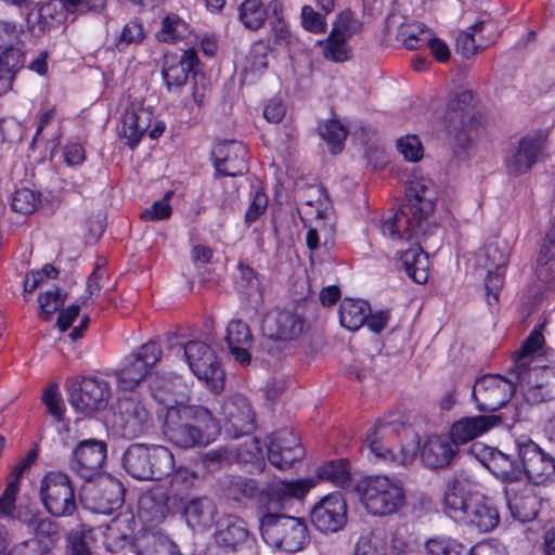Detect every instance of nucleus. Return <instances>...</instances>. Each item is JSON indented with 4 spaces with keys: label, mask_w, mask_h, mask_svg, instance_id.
Instances as JSON below:
<instances>
[{
    "label": "nucleus",
    "mask_w": 555,
    "mask_h": 555,
    "mask_svg": "<svg viewBox=\"0 0 555 555\" xmlns=\"http://www.w3.org/2000/svg\"><path fill=\"white\" fill-rule=\"evenodd\" d=\"M405 196L399 211L382 224V232L391 240H416L410 248L398 253L399 262L412 281L424 284L428 280L429 261L423 247L426 238L421 241L420 235H425L428 217L435 209L433 181L423 177L414 178L409 183Z\"/></svg>",
    "instance_id": "1"
},
{
    "label": "nucleus",
    "mask_w": 555,
    "mask_h": 555,
    "mask_svg": "<svg viewBox=\"0 0 555 555\" xmlns=\"http://www.w3.org/2000/svg\"><path fill=\"white\" fill-rule=\"evenodd\" d=\"M315 486L313 479L274 480L258 495L260 533L263 541L285 552L304 548L309 540L308 528L301 518L280 514L293 499L301 500Z\"/></svg>",
    "instance_id": "2"
},
{
    "label": "nucleus",
    "mask_w": 555,
    "mask_h": 555,
    "mask_svg": "<svg viewBox=\"0 0 555 555\" xmlns=\"http://www.w3.org/2000/svg\"><path fill=\"white\" fill-rule=\"evenodd\" d=\"M544 343L541 331L534 328L514 354V366L509 371L514 379L496 374L479 377L472 391L476 408L481 412H495L505 406L514 396L516 385L524 387V382L531 377L534 372L529 366L531 359L542 354Z\"/></svg>",
    "instance_id": "3"
},
{
    "label": "nucleus",
    "mask_w": 555,
    "mask_h": 555,
    "mask_svg": "<svg viewBox=\"0 0 555 555\" xmlns=\"http://www.w3.org/2000/svg\"><path fill=\"white\" fill-rule=\"evenodd\" d=\"M163 431L172 444L182 449H191L214 441L220 427L208 409L198 405H182L168 408Z\"/></svg>",
    "instance_id": "4"
},
{
    "label": "nucleus",
    "mask_w": 555,
    "mask_h": 555,
    "mask_svg": "<svg viewBox=\"0 0 555 555\" xmlns=\"http://www.w3.org/2000/svg\"><path fill=\"white\" fill-rule=\"evenodd\" d=\"M366 512L373 516H389L398 513L406 502L403 483L386 475L369 476L354 486Z\"/></svg>",
    "instance_id": "5"
},
{
    "label": "nucleus",
    "mask_w": 555,
    "mask_h": 555,
    "mask_svg": "<svg viewBox=\"0 0 555 555\" xmlns=\"http://www.w3.org/2000/svg\"><path fill=\"white\" fill-rule=\"evenodd\" d=\"M122 467L138 480H162L175 467L172 452L158 444H130L122 455Z\"/></svg>",
    "instance_id": "6"
},
{
    "label": "nucleus",
    "mask_w": 555,
    "mask_h": 555,
    "mask_svg": "<svg viewBox=\"0 0 555 555\" xmlns=\"http://www.w3.org/2000/svg\"><path fill=\"white\" fill-rule=\"evenodd\" d=\"M480 118L472 91L465 90L449 99L443 122L454 153L459 154L469 146L470 133L480 124Z\"/></svg>",
    "instance_id": "7"
},
{
    "label": "nucleus",
    "mask_w": 555,
    "mask_h": 555,
    "mask_svg": "<svg viewBox=\"0 0 555 555\" xmlns=\"http://www.w3.org/2000/svg\"><path fill=\"white\" fill-rule=\"evenodd\" d=\"M444 511L455 521L480 533L492 531L500 522L495 505L480 494L468 493L466 499L449 495Z\"/></svg>",
    "instance_id": "8"
},
{
    "label": "nucleus",
    "mask_w": 555,
    "mask_h": 555,
    "mask_svg": "<svg viewBox=\"0 0 555 555\" xmlns=\"http://www.w3.org/2000/svg\"><path fill=\"white\" fill-rule=\"evenodd\" d=\"M180 351L194 375L204 380L212 392L218 393L223 389L224 373L209 345L199 340H191L180 346Z\"/></svg>",
    "instance_id": "9"
},
{
    "label": "nucleus",
    "mask_w": 555,
    "mask_h": 555,
    "mask_svg": "<svg viewBox=\"0 0 555 555\" xmlns=\"http://www.w3.org/2000/svg\"><path fill=\"white\" fill-rule=\"evenodd\" d=\"M163 351L155 340L142 345L135 352L125 357L115 371L118 386L124 390L134 389L159 362Z\"/></svg>",
    "instance_id": "10"
},
{
    "label": "nucleus",
    "mask_w": 555,
    "mask_h": 555,
    "mask_svg": "<svg viewBox=\"0 0 555 555\" xmlns=\"http://www.w3.org/2000/svg\"><path fill=\"white\" fill-rule=\"evenodd\" d=\"M40 493L44 507L55 517L70 516L76 511L74 488L69 477L62 472L47 474Z\"/></svg>",
    "instance_id": "11"
},
{
    "label": "nucleus",
    "mask_w": 555,
    "mask_h": 555,
    "mask_svg": "<svg viewBox=\"0 0 555 555\" xmlns=\"http://www.w3.org/2000/svg\"><path fill=\"white\" fill-rule=\"evenodd\" d=\"M68 401L72 406L85 414L104 410L111 398L109 384L98 377H83L67 385Z\"/></svg>",
    "instance_id": "12"
},
{
    "label": "nucleus",
    "mask_w": 555,
    "mask_h": 555,
    "mask_svg": "<svg viewBox=\"0 0 555 555\" xmlns=\"http://www.w3.org/2000/svg\"><path fill=\"white\" fill-rule=\"evenodd\" d=\"M520 468L527 478L541 485L555 478V460L533 440L521 437L516 440Z\"/></svg>",
    "instance_id": "13"
},
{
    "label": "nucleus",
    "mask_w": 555,
    "mask_h": 555,
    "mask_svg": "<svg viewBox=\"0 0 555 555\" xmlns=\"http://www.w3.org/2000/svg\"><path fill=\"white\" fill-rule=\"evenodd\" d=\"M546 137L542 131L526 134L505 156L504 165L509 176L518 177L529 171L543 157Z\"/></svg>",
    "instance_id": "14"
},
{
    "label": "nucleus",
    "mask_w": 555,
    "mask_h": 555,
    "mask_svg": "<svg viewBox=\"0 0 555 555\" xmlns=\"http://www.w3.org/2000/svg\"><path fill=\"white\" fill-rule=\"evenodd\" d=\"M223 428L228 436L240 438L256 429V414L250 402L242 395L227 398L220 411Z\"/></svg>",
    "instance_id": "15"
},
{
    "label": "nucleus",
    "mask_w": 555,
    "mask_h": 555,
    "mask_svg": "<svg viewBox=\"0 0 555 555\" xmlns=\"http://www.w3.org/2000/svg\"><path fill=\"white\" fill-rule=\"evenodd\" d=\"M113 423L120 435L128 439L142 436L152 428L149 411L133 398H122L118 401Z\"/></svg>",
    "instance_id": "16"
},
{
    "label": "nucleus",
    "mask_w": 555,
    "mask_h": 555,
    "mask_svg": "<svg viewBox=\"0 0 555 555\" xmlns=\"http://www.w3.org/2000/svg\"><path fill=\"white\" fill-rule=\"evenodd\" d=\"M107 446L102 440L86 439L73 450L69 468L85 480L98 476L106 460Z\"/></svg>",
    "instance_id": "17"
},
{
    "label": "nucleus",
    "mask_w": 555,
    "mask_h": 555,
    "mask_svg": "<svg viewBox=\"0 0 555 555\" xmlns=\"http://www.w3.org/2000/svg\"><path fill=\"white\" fill-rule=\"evenodd\" d=\"M313 526L321 532L333 533L347 524V504L340 492L322 498L310 513Z\"/></svg>",
    "instance_id": "18"
},
{
    "label": "nucleus",
    "mask_w": 555,
    "mask_h": 555,
    "mask_svg": "<svg viewBox=\"0 0 555 555\" xmlns=\"http://www.w3.org/2000/svg\"><path fill=\"white\" fill-rule=\"evenodd\" d=\"M267 449L269 462L279 469L291 468L305 455L299 438L288 428L273 433L269 437Z\"/></svg>",
    "instance_id": "19"
},
{
    "label": "nucleus",
    "mask_w": 555,
    "mask_h": 555,
    "mask_svg": "<svg viewBox=\"0 0 555 555\" xmlns=\"http://www.w3.org/2000/svg\"><path fill=\"white\" fill-rule=\"evenodd\" d=\"M247 149L238 141H223L218 143L211 157L216 168L215 177H237L248 171Z\"/></svg>",
    "instance_id": "20"
},
{
    "label": "nucleus",
    "mask_w": 555,
    "mask_h": 555,
    "mask_svg": "<svg viewBox=\"0 0 555 555\" xmlns=\"http://www.w3.org/2000/svg\"><path fill=\"white\" fill-rule=\"evenodd\" d=\"M304 319L293 310L272 309L262 320L264 334L275 340H293L304 331Z\"/></svg>",
    "instance_id": "21"
},
{
    "label": "nucleus",
    "mask_w": 555,
    "mask_h": 555,
    "mask_svg": "<svg viewBox=\"0 0 555 555\" xmlns=\"http://www.w3.org/2000/svg\"><path fill=\"white\" fill-rule=\"evenodd\" d=\"M506 418L505 413L462 417L451 425L449 438L455 447L465 444L490 429L503 425Z\"/></svg>",
    "instance_id": "22"
},
{
    "label": "nucleus",
    "mask_w": 555,
    "mask_h": 555,
    "mask_svg": "<svg viewBox=\"0 0 555 555\" xmlns=\"http://www.w3.org/2000/svg\"><path fill=\"white\" fill-rule=\"evenodd\" d=\"M198 63L196 50L193 48L183 50L180 55L165 54L162 67V76L169 91L179 89L188 81L189 74Z\"/></svg>",
    "instance_id": "23"
},
{
    "label": "nucleus",
    "mask_w": 555,
    "mask_h": 555,
    "mask_svg": "<svg viewBox=\"0 0 555 555\" xmlns=\"http://www.w3.org/2000/svg\"><path fill=\"white\" fill-rule=\"evenodd\" d=\"M391 431L388 425H376L371 433L367 434L364 446L369 449L370 454L375 461L388 464L406 465L413 459V454L400 449L396 452L387 442V436Z\"/></svg>",
    "instance_id": "24"
},
{
    "label": "nucleus",
    "mask_w": 555,
    "mask_h": 555,
    "mask_svg": "<svg viewBox=\"0 0 555 555\" xmlns=\"http://www.w3.org/2000/svg\"><path fill=\"white\" fill-rule=\"evenodd\" d=\"M69 12L64 0H50L27 14L28 28L39 34L51 31L66 21Z\"/></svg>",
    "instance_id": "25"
},
{
    "label": "nucleus",
    "mask_w": 555,
    "mask_h": 555,
    "mask_svg": "<svg viewBox=\"0 0 555 555\" xmlns=\"http://www.w3.org/2000/svg\"><path fill=\"white\" fill-rule=\"evenodd\" d=\"M457 453V447L450 438L430 436L422 447L421 459L424 465L431 469L449 466Z\"/></svg>",
    "instance_id": "26"
},
{
    "label": "nucleus",
    "mask_w": 555,
    "mask_h": 555,
    "mask_svg": "<svg viewBox=\"0 0 555 555\" xmlns=\"http://www.w3.org/2000/svg\"><path fill=\"white\" fill-rule=\"evenodd\" d=\"M218 514L215 501L207 496H192L183 506V516L192 529H208L215 522Z\"/></svg>",
    "instance_id": "27"
},
{
    "label": "nucleus",
    "mask_w": 555,
    "mask_h": 555,
    "mask_svg": "<svg viewBox=\"0 0 555 555\" xmlns=\"http://www.w3.org/2000/svg\"><path fill=\"white\" fill-rule=\"evenodd\" d=\"M225 341L230 353L242 365L251 361L250 348L254 343L249 326L242 320H232L227 327Z\"/></svg>",
    "instance_id": "28"
},
{
    "label": "nucleus",
    "mask_w": 555,
    "mask_h": 555,
    "mask_svg": "<svg viewBox=\"0 0 555 555\" xmlns=\"http://www.w3.org/2000/svg\"><path fill=\"white\" fill-rule=\"evenodd\" d=\"M151 126V113L143 107L131 105L125 109L119 134L127 139V144L134 149Z\"/></svg>",
    "instance_id": "29"
},
{
    "label": "nucleus",
    "mask_w": 555,
    "mask_h": 555,
    "mask_svg": "<svg viewBox=\"0 0 555 555\" xmlns=\"http://www.w3.org/2000/svg\"><path fill=\"white\" fill-rule=\"evenodd\" d=\"M511 254V247L505 240L494 238L489 241L476 254L477 268L491 272L506 267Z\"/></svg>",
    "instance_id": "30"
},
{
    "label": "nucleus",
    "mask_w": 555,
    "mask_h": 555,
    "mask_svg": "<svg viewBox=\"0 0 555 555\" xmlns=\"http://www.w3.org/2000/svg\"><path fill=\"white\" fill-rule=\"evenodd\" d=\"M504 493L511 514L515 519L528 522L537 517L538 498L529 487H525L520 493H516L513 488L506 487Z\"/></svg>",
    "instance_id": "31"
},
{
    "label": "nucleus",
    "mask_w": 555,
    "mask_h": 555,
    "mask_svg": "<svg viewBox=\"0 0 555 555\" xmlns=\"http://www.w3.org/2000/svg\"><path fill=\"white\" fill-rule=\"evenodd\" d=\"M534 274L542 283H550L555 279V218L540 247Z\"/></svg>",
    "instance_id": "32"
},
{
    "label": "nucleus",
    "mask_w": 555,
    "mask_h": 555,
    "mask_svg": "<svg viewBox=\"0 0 555 555\" xmlns=\"http://www.w3.org/2000/svg\"><path fill=\"white\" fill-rule=\"evenodd\" d=\"M487 468L503 482H515L521 479L522 470L518 463L511 455L492 449L486 462Z\"/></svg>",
    "instance_id": "33"
},
{
    "label": "nucleus",
    "mask_w": 555,
    "mask_h": 555,
    "mask_svg": "<svg viewBox=\"0 0 555 555\" xmlns=\"http://www.w3.org/2000/svg\"><path fill=\"white\" fill-rule=\"evenodd\" d=\"M248 530L243 519L234 516L225 517L215 534L216 543L224 548L234 550L246 541Z\"/></svg>",
    "instance_id": "34"
},
{
    "label": "nucleus",
    "mask_w": 555,
    "mask_h": 555,
    "mask_svg": "<svg viewBox=\"0 0 555 555\" xmlns=\"http://www.w3.org/2000/svg\"><path fill=\"white\" fill-rule=\"evenodd\" d=\"M168 511V495L162 488L150 490L139 499V516L146 521L158 522Z\"/></svg>",
    "instance_id": "35"
},
{
    "label": "nucleus",
    "mask_w": 555,
    "mask_h": 555,
    "mask_svg": "<svg viewBox=\"0 0 555 555\" xmlns=\"http://www.w3.org/2000/svg\"><path fill=\"white\" fill-rule=\"evenodd\" d=\"M99 511L107 514L119 508L125 501L124 485L115 478L106 477L99 483Z\"/></svg>",
    "instance_id": "36"
},
{
    "label": "nucleus",
    "mask_w": 555,
    "mask_h": 555,
    "mask_svg": "<svg viewBox=\"0 0 555 555\" xmlns=\"http://www.w3.org/2000/svg\"><path fill=\"white\" fill-rule=\"evenodd\" d=\"M369 312V302L360 299L345 298L339 306L340 324L349 331H357L364 325Z\"/></svg>",
    "instance_id": "37"
},
{
    "label": "nucleus",
    "mask_w": 555,
    "mask_h": 555,
    "mask_svg": "<svg viewBox=\"0 0 555 555\" xmlns=\"http://www.w3.org/2000/svg\"><path fill=\"white\" fill-rule=\"evenodd\" d=\"M138 555H182L179 546L166 534H144L138 543Z\"/></svg>",
    "instance_id": "38"
},
{
    "label": "nucleus",
    "mask_w": 555,
    "mask_h": 555,
    "mask_svg": "<svg viewBox=\"0 0 555 555\" xmlns=\"http://www.w3.org/2000/svg\"><path fill=\"white\" fill-rule=\"evenodd\" d=\"M16 519L24 522L28 530L39 538L54 539L59 535V527L54 521L35 514L31 509L23 511L20 508L16 513Z\"/></svg>",
    "instance_id": "39"
},
{
    "label": "nucleus",
    "mask_w": 555,
    "mask_h": 555,
    "mask_svg": "<svg viewBox=\"0 0 555 555\" xmlns=\"http://www.w3.org/2000/svg\"><path fill=\"white\" fill-rule=\"evenodd\" d=\"M270 15L269 4L264 8L260 0H245L240 7V20L251 30L262 27Z\"/></svg>",
    "instance_id": "40"
},
{
    "label": "nucleus",
    "mask_w": 555,
    "mask_h": 555,
    "mask_svg": "<svg viewBox=\"0 0 555 555\" xmlns=\"http://www.w3.org/2000/svg\"><path fill=\"white\" fill-rule=\"evenodd\" d=\"M430 30L420 22L401 24L397 31V40L409 49L414 50L421 48L427 42Z\"/></svg>",
    "instance_id": "41"
},
{
    "label": "nucleus",
    "mask_w": 555,
    "mask_h": 555,
    "mask_svg": "<svg viewBox=\"0 0 555 555\" xmlns=\"http://www.w3.org/2000/svg\"><path fill=\"white\" fill-rule=\"evenodd\" d=\"M66 555H92L93 535L90 527L79 525L72 529L66 537Z\"/></svg>",
    "instance_id": "42"
},
{
    "label": "nucleus",
    "mask_w": 555,
    "mask_h": 555,
    "mask_svg": "<svg viewBox=\"0 0 555 555\" xmlns=\"http://www.w3.org/2000/svg\"><path fill=\"white\" fill-rule=\"evenodd\" d=\"M318 479L330 481L337 487H346L350 481V472L347 460L330 461L317 470Z\"/></svg>",
    "instance_id": "43"
},
{
    "label": "nucleus",
    "mask_w": 555,
    "mask_h": 555,
    "mask_svg": "<svg viewBox=\"0 0 555 555\" xmlns=\"http://www.w3.org/2000/svg\"><path fill=\"white\" fill-rule=\"evenodd\" d=\"M356 555H386V537L382 529L370 530L359 538Z\"/></svg>",
    "instance_id": "44"
},
{
    "label": "nucleus",
    "mask_w": 555,
    "mask_h": 555,
    "mask_svg": "<svg viewBox=\"0 0 555 555\" xmlns=\"http://www.w3.org/2000/svg\"><path fill=\"white\" fill-rule=\"evenodd\" d=\"M171 473L170 489L173 494L188 493L201 482L199 474L188 466L172 468Z\"/></svg>",
    "instance_id": "45"
},
{
    "label": "nucleus",
    "mask_w": 555,
    "mask_h": 555,
    "mask_svg": "<svg viewBox=\"0 0 555 555\" xmlns=\"http://www.w3.org/2000/svg\"><path fill=\"white\" fill-rule=\"evenodd\" d=\"M319 132L330 145L333 154H338L343 151L348 131L338 120H328L321 125L319 127Z\"/></svg>",
    "instance_id": "46"
},
{
    "label": "nucleus",
    "mask_w": 555,
    "mask_h": 555,
    "mask_svg": "<svg viewBox=\"0 0 555 555\" xmlns=\"http://www.w3.org/2000/svg\"><path fill=\"white\" fill-rule=\"evenodd\" d=\"M257 482L254 479L244 477H232L228 480L225 491L229 499L241 501L242 499H251L263 490L257 491Z\"/></svg>",
    "instance_id": "47"
},
{
    "label": "nucleus",
    "mask_w": 555,
    "mask_h": 555,
    "mask_svg": "<svg viewBox=\"0 0 555 555\" xmlns=\"http://www.w3.org/2000/svg\"><path fill=\"white\" fill-rule=\"evenodd\" d=\"M464 550L462 543L444 535H437L425 542L427 555H463Z\"/></svg>",
    "instance_id": "48"
},
{
    "label": "nucleus",
    "mask_w": 555,
    "mask_h": 555,
    "mask_svg": "<svg viewBox=\"0 0 555 555\" xmlns=\"http://www.w3.org/2000/svg\"><path fill=\"white\" fill-rule=\"evenodd\" d=\"M485 24L483 21L476 22L466 31H462L457 36L456 49L464 57H469L483 49L481 43H476L475 35L483 29Z\"/></svg>",
    "instance_id": "49"
},
{
    "label": "nucleus",
    "mask_w": 555,
    "mask_h": 555,
    "mask_svg": "<svg viewBox=\"0 0 555 555\" xmlns=\"http://www.w3.org/2000/svg\"><path fill=\"white\" fill-rule=\"evenodd\" d=\"M186 24L177 15L166 16L156 37L159 41L176 42L183 38Z\"/></svg>",
    "instance_id": "50"
},
{
    "label": "nucleus",
    "mask_w": 555,
    "mask_h": 555,
    "mask_svg": "<svg viewBox=\"0 0 555 555\" xmlns=\"http://www.w3.org/2000/svg\"><path fill=\"white\" fill-rule=\"evenodd\" d=\"M269 12H271L269 20L275 41H287L291 36V33L283 17V5L281 1L271 0L269 2Z\"/></svg>",
    "instance_id": "51"
},
{
    "label": "nucleus",
    "mask_w": 555,
    "mask_h": 555,
    "mask_svg": "<svg viewBox=\"0 0 555 555\" xmlns=\"http://www.w3.org/2000/svg\"><path fill=\"white\" fill-rule=\"evenodd\" d=\"M40 203V195L29 189L17 190L12 197L11 208L22 215L33 214Z\"/></svg>",
    "instance_id": "52"
},
{
    "label": "nucleus",
    "mask_w": 555,
    "mask_h": 555,
    "mask_svg": "<svg viewBox=\"0 0 555 555\" xmlns=\"http://www.w3.org/2000/svg\"><path fill=\"white\" fill-rule=\"evenodd\" d=\"M22 44H12L3 48L4 51L0 55V65L12 74L14 79L16 73L25 65V51Z\"/></svg>",
    "instance_id": "53"
},
{
    "label": "nucleus",
    "mask_w": 555,
    "mask_h": 555,
    "mask_svg": "<svg viewBox=\"0 0 555 555\" xmlns=\"http://www.w3.org/2000/svg\"><path fill=\"white\" fill-rule=\"evenodd\" d=\"M323 55L333 62H345L349 59V49L347 47V39L330 33L325 40Z\"/></svg>",
    "instance_id": "54"
},
{
    "label": "nucleus",
    "mask_w": 555,
    "mask_h": 555,
    "mask_svg": "<svg viewBox=\"0 0 555 555\" xmlns=\"http://www.w3.org/2000/svg\"><path fill=\"white\" fill-rule=\"evenodd\" d=\"M361 23L350 11H344L337 15L331 33L345 39L351 38L361 30Z\"/></svg>",
    "instance_id": "55"
},
{
    "label": "nucleus",
    "mask_w": 555,
    "mask_h": 555,
    "mask_svg": "<svg viewBox=\"0 0 555 555\" xmlns=\"http://www.w3.org/2000/svg\"><path fill=\"white\" fill-rule=\"evenodd\" d=\"M65 299L66 294H62L59 287L40 293L38 297L40 314L43 315L44 320H49L64 305Z\"/></svg>",
    "instance_id": "56"
},
{
    "label": "nucleus",
    "mask_w": 555,
    "mask_h": 555,
    "mask_svg": "<svg viewBox=\"0 0 555 555\" xmlns=\"http://www.w3.org/2000/svg\"><path fill=\"white\" fill-rule=\"evenodd\" d=\"M240 278L237 280V285L240 289L245 293L247 296H253L255 294H261L260 288V279L258 274L254 271L249 266H245L244 263H238Z\"/></svg>",
    "instance_id": "57"
},
{
    "label": "nucleus",
    "mask_w": 555,
    "mask_h": 555,
    "mask_svg": "<svg viewBox=\"0 0 555 555\" xmlns=\"http://www.w3.org/2000/svg\"><path fill=\"white\" fill-rule=\"evenodd\" d=\"M473 479V476L464 470L455 474L454 477L448 481L447 490L443 496V506L447 507L449 495L466 499L468 494L465 493V489L467 486L475 483Z\"/></svg>",
    "instance_id": "58"
},
{
    "label": "nucleus",
    "mask_w": 555,
    "mask_h": 555,
    "mask_svg": "<svg viewBox=\"0 0 555 555\" xmlns=\"http://www.w3.org/2000/svg\"><path fill=\"white\" fill-rule=\"evenodd\" d=\"M20 491V486L17 485V479H11L8 481V485L0 496V517H12L16 518L15 512V503L16 495Z\"/></svg>",
    "instance_id": "59"
},
{
    "label": "nucleus",
    "mask_w": 555,
    "mask_h": 555,
    "mask_svg": "<svg viewBox=\"0 0 555 555\" xmlns=\"http://www.w3.org/2000/svg\"><path fill=\"white\" fill-rule=\"evenodd\" d=\"M24 27L14 22L0 20V49L12 44H22Z\"/></svg>",
    "instance_id": "60"
},
{
    "label": "nucleus",
    "mask_w": 555,
    "mask_h": 555,
    "mask_svg": "<svg viewBox=\"0 0 555 555\" xmlns=\"http://www.w3.org/2000/svg\"><path fill=\"white\" fill-rule=\"evenodd\" d=\"M397 149L408 162H418L423 157V146L416 135H405L397 141Z\"/></svg>",
    "instance_id": "61"
},
{
    "label": "nucleus",
    "mask_w": 555,
    "mask_h": 555,
    "mask_svg": "<svg viewBox=\"0 0 555 555\" xmlns=\"http://www.w3.org/2000/svg\"><path fill=\"white\" fill-rule=\"evenodd\" d=\"M235 456L241 462H259L261 467L264 466V462L262 460V449L257 438H251L240 446L236 450Z\"/></svg>",
    "instance_id": "62"
},
{
    "label": "nucleus",
    "mask_w": 555,
    "mask_h": 555,
    "mask_svg": "<svg viewBox=\"0 0 555 555\" xmlns=\"http://www.w3.org/2000/svg\"><path fill=\"white\" fill-rule=\"evenodd\" d=\"M171 192H167L164 198L153 203L151 208L143 210L140 215L145 221H159L168 219L171 216V206L168 203Z\"/></svg>",
    "instance_id": "63"
},
{
    "label": "nucleus",
    "mask_w": 555,
    "mask_h": 555,
    "mask_svg": "<svg viewBox=\"0 0 555 555\" xmlns=\"http://www.w3.org/2000/svg\"><path fill=\"white\" fill-rule=\"evenodd\" d=\"M144 37L143 27L138 20L127 23L119 36L116 47L119 51L126 49L131 43L140 42Z\"/></svg>",
    "instance_id": "64"
}]
</instances>
